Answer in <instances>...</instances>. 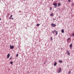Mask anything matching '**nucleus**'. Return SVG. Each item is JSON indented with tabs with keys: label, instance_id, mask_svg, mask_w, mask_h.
Masks as SVG:
<instances>
[{
	"label": "nucleus",
	"instance_id": "12",
	"mask_svg": "<svg viewBox=\"0 0 74 74\" xmlns=\"http://www.w3.org/2000/svg\"><path fill=\"white\" fill-rule=\"evenodd\" d=\"M40 25V24H37L36 26H37V27H38V26H39V25Z\"/></svg>",
	"mask_w": 74,
	"mask_h": 74
},
{
	"label": "nucleus",
	"instance_id": "33",
	"mask_svg": "<svg viewBox=\"0 0 74 74\" xmlns=\"http://www.w3.org/2000/svg\"><path fill=\"white\" fill-rule=\"evenodd\" d=\"M54 66H56V65H54Z\"/></svg>",
	"mask_w": 74,
	"mask_h": 74
},
{
	"label": "nucleus",
	"instance_id": "28",
	"mask_svg": "<svg viewBox=\"0 0 74 74\" xmlns=\"http://www.w3.org/2000/svg\"><path fill=\"white\" fill-rule=\"evenodd\" d=\"M11 19H12V20H14V18H12Z\"/></svg>",
	"mask_w": 74,
	"mask_h": 74
},
{
	"label": "nucleus",
	"instance_id": "27",
	"mask_svg": "<svg viewBox=\"0 0 74 74\" xmlns=\"http://www.w3.org/2000/svg\"><path fill=\"white\" fill-rule=\"evenodd\" d=\"M68 1L69 2H70L71 1H70V0H68Z\"/></svg>",
	"mask_w": 74,
	"mask_h": 74
},
{
	"label": "nucleus",
	"instance_id": "25",
	"mask_svg": "<svg viewBox=\"0 0 74 74\" xmlns=\"http://www.w3.org/2000/svg\"><path fill=\"white\" fill-rule=\"evenodd\" d=\"M70 38H68V39L67 40V41H69V40H70Z\"/></svg>",
	"mask_w": 74,
	"mask_h": 74
},
{
	"label": "nucleus",
	"instance_id": "7",
	"mask_svg": "<svg viewBox=\"0 0 74 74\" xmlns=\"http://www.w3.org/2000/svg\"><path fill=\"white\" fill-rule=\"evenodd\" d=\"M73 46V44H71L70 45L69 47H70V48H71V47Z\"/></svg>",
	"mask_w": 74,
	"mask_h": 74
},
{
	"label": "nucleus",
	"instance_id": "24",
	"mask_svg": "<svg viewBox=\"0 0 74 74\" xmlns=\"http://www.w3.org/2000/svg\"><path fill=\"white\" fill-rule=\"evenodd\" d=\"M51 40H53V39H52V37H51Z\"/></svg>",
	"mask_w": 74,
	"mask_h": 74
},
{
	"label": "nucleus",
	"instance_id": "1",
	"mask_svg": "<svg viewBox=\"0 0 74 74\" xmlns=\"http://www.w3.org/2000/svg\"><path fill=\"white\" fill-rule=\"evenodd\" d=\"M53 5H54L55 8H56V7H57V3H54L53 4Z\"/></svg>",
	"mask_w": 74,
	"mask_h": 74
},
{
	"label": "nucleus",
	"instance_id": "30",
	"mask_svg": "<svg viewBox=\"0 0 74 74\" xmlns=\"http://www.w3.org/2000/svg\"><path fill=\"white\" fill-rule=\"evenodd\" d=\"M53 21H55V18H53Z\"/></svg>",
	"mask_w": 74,
	"mask_h": 74
},
{
	"label": "nucleus",
	"instance_id": "32",
	"mask_svg": "<svg viewBox=\"0 0 74 74\" xmlns=\"http://www.w3.org/2000/svg\"><path fill=\"white\" fill-rule=\"evenodd\" d=\"M10 59H12V58H10Z\"/></svg>",
	"mask_w": 74,
	"mask_h": 74
},
{
	"label": "nucleus",
	"instance_id": "15",
	"mask_svg": "<svg viewBox=\"0 0 74 74\" xmlns=\"http://www.w3.org/2000/svg\"><path fill=\"white\" fill-rule=\"evenodd\" d=\"M51 16H53V13H51Z\"/></svg>",
	"mask_w": 74,
	"mask_h": 74
},
{
	"label": "nucleus",
	"instance_id": "14",
	"mask_svg": "<svg viewBox=\"0 0 74 74\" xmlns=\"http://www.w3.org/2000/svg\"><path fill=\"white\" fill-rule=\"evenodd\" d=\"M57 64V63L56 62H55L54 64V65H56Z\"/></svg>",
	"mask_w": 74,
	"mask_h": 74
},
{
	"label": "nucleus",
	"instance_id": "21",
	"mask_svg": "<svg viewBox=\"0 0 74 74\" xmlns=\"http://www.w3.org/2000/svg\"><path fill=\"white\" fill-rule=\"evenodd\" d=\"M52 8V7H51L50 10H51Z\"/></svg>",
	"mask_w": 74,
	"mask_h": 74
},
{
	"label": "nucleus",
	"instance_id": "3",
	"mask_svg": "<svg viewBox=\"0 0 74 74\" xmlns=\"http://www.w3.org/2000/svg\"><path fill=\"white\" fill-rule=\"evenodd\" d=\"M10 49H14V47L13 46H11V45H10Z\"/></svg>",
	"mask_w": 74,
	"mask_h": 74
},
{
	"label": "nucleus",
	"instance_id": "19",
	"mask_svg": "<svg viewBox=\"0 0 74 74\" xmlns=\"http://www.w3.org/2000/svg\"><path fill=\"white\" fill-rule=\"evenodd\" d=\"M18 54H17L16 55V57H18Z\"/></svg>",
	"mask_w": 74,
	"mask_h": 74
},
{
	"label": "nucleus",
	"instance_id": "2",
	"mask_svg": "<svg viewBox=\"0 0 74 74\" xmlns=\"http://www.w3.org/2000/svg\"><path fill=\"white\" fill-rule=\"evenodd\" d=\"M62 70V68L60 67L59 69V70L58 71V73H60V72H61V71Z\"/></svg>",
	"mask_w": 74,
	"mask_h": 74
},
{
	"label": "nucleus",
	"instance_id": "17",
	"mask_svg": "<svg viewBox=\"0 0 74 74\" xmlns=\"http://www.w3.org/2000/svg\"><path fill=\"white\" fill-rule=\"evenodd\" d=\"M9 15H10V14H8L7 15V17H8V16H9Z\"/></svg>",
	"mask_w": 74,
	"mask_h": 74
},
{
	"label": "nucleus",
	"instance_id": "16",
	"mask_svg": "<svg viewBox=\"0 0 74 74\" xmlns=\"http://www.w3.org/2000/svg\"><path fill=\"white\" fill-rule=\"evenodd\" d=\"M10 64H12V63H13V62H10Z\"/></svg>",
	"mask_w": 74,
	"mask_h": 74
},
{
	"label": "nucleus",
	"instance_id": "20",
	"mask_svg": "<svg viewBox=\"0 0 74 74\" xmlns=\"http://www.w3.org/2000/svg\"><path fill=\"white\" fill-rule=\"evenodd\" d=\"M12 15H11L10 16V18H12Z\"/></svg>",
	"mask_w": 74,
	"mask_h": 74
},
{
	"label": "nucleus",
	"instance_id": "10",
	"mask_svg": "<svg viewBox=\"0 0 74 74\" xmlns=\"http://www.w3.org/2000/svg\"><path fill=\"white\" fill-rule=\"evenodd\" d=\"M58 6H60L61 5V4L60 3H58Z\"/></svg>",
	"mask_w": 74,
	"mask_h": 74
},
{
	"label": "nucleus",
	"instance_id": "26",
	"mask_svg": "<svg viewBox=\"0 0 74 74\" xmlns=\"http://www.w3.org/2000/svg\"><path fill=\"white\" fill-rule=\"evenodd\" d=\"M11 18H12L10 17H9V19H11Z\"/></svg>",
	"mask_w": 74,
	"mask_h": 74
},
{
	"label": "nucleus",
	"instance_id": "8",
	"mask_svg": "<svg viewBox=\"0 0 74 74\" xmlns=\"http://www.w3.org/2000/svg\"><path fill=\"white\" fill-rule=\"evenodd\" d=\"M61 32L62 33H64V29H62L61 30Z\"/></svg>",
	"mask_w": 74,
	"mask_h": 74
},
{
	"label": "nucleus",
	"instance_id": "22",
	"mask_svg": "<svg viewBox=\"0 0 74 74\" xmlns=\"http://www.w3.org/2000/svg\"><path fill=\"white\" fill-rule=\"evenodd\" d=\"M57 31H56V30H55L54 31V33H56V32Z\"/></svg>",
	"mask_w": 74,
	"mask_h": 74
},
{
	"label": "nucleus",
	"instance_id": "18",
	"mask_svg": "<svg viewBox=\"0 0 74 74\" xmlns=\"http://www.w3.org/2000/svg\"><path fill=\"white\" fill-rule=\"evenodd\" d=\"M71 73V71H70L69 72L68 74H70Z\"/></svg>",
	"mask_w": 74,
	"mask_h": 74
},
{
	"label": "nucleus",
	"instance_id": "29",
	"mask_svg": "<svg viewBox=\"0 0 74 74\" xmlns=\"http://www.w3.org/2000/svg\"><path fill=\"white\" fill-rule=\"evenodd\" d=\"M72 5H74V3H73V4H72Z\"/></svg>",
	"mask_w": 74,
	"mask_h": 74
},
{
	"label": "nucleus",
	"instance_id": "31",
	"mask_svg": "<svg viewBox=\"0 0 74 74\" xmlns=\"http://www.w3.org/2000/svg\"><path fill=\"white\" fill-rule=\"evenodd\" d=\"M1 18H0V21H1Z\"/></svg>",
	"mask_w": 74,
	"mask_h": 74
},
{
	"label": "nucleus",
	"instance_id": "23",
	"mask_svg": "<svg viewBox=\"0 0 74 74\" xmlns=\"http://www.w3.org/2000/svg\"><path fill=\"white\" fill-rule=\"evenodd\" d=\"M52 33H53V34H54V32L53 31H52Z\"/></svg>",
	"mask_w": 74,
	"mask_h": 74
},
{
	"label": "nucleus",
	"instance_id": "13",
	"mask_svg": "<svg viewBox=\"0 0 74 74\" xmlns=\"http://www.w3.org/2000/svg\"><path fill=\"white\" fill-rule=\"evenodd\" d=\"M59 62H60V63H63V61L62 60H59Z\"/></svg>",
	"mask_w": 74,
	"mask_h": 74
},
{
	"label": "nucleus",
	"instance_id": "4",
	"mask_svg": "<svg viewBox=\"0 0 74 74\" xmlns=\"http://www.w3.org/2000/svg\"><path fill=\"white\" fill-rule=\"evenodd\" d=\"M51 26H52V27H55L56 26V24L53 23H52L51 24Z\"/></svg>",
	"mask_w": 74,
	"mask_h": 74
},
{
	"label": "nucleus",
	"instance_id": "6",
	"mask_svg": "<svg viewBox=\"0 0 74 74\" xmlns=\"http://www.w3.org/2000/svg\"><path fill=\"white\" fill-rule=\"evenodd\" d=\"M66 52H67V55H70V52H69V51H66Z\"/></svg>",
	"mask_w": 74,
	"mask_h": 74
},
{
	"label": "nucleus",
	"instance_id": "5",
	"mask_svg": "<svg viewBox=\"0 0 74 74\" xmlns=\"http://www.w3.org/2000/svg\"><path fill=\"white\" fill-rule=\"evenodd\" d=\"M10 53H8L7 55V57L8 59L9 58H10Z\"/></svg>",
	"mask_w": 74,
	"mask_h": 74
},
{
	"label": "nucleus",
	"instance_id": "9",
	"mask_svg": "<svg viewBox=\"0 0 74 74\" xmlns=\"http://www.w3.org/2000/svg\"><path fill=\"white\" fill-rule=\"evenodd\" d=\"M58 33V31H56V35H57Z\"/></svg>",
	"mask_w": 74,
	"mask_h": 74
},
{
	"label": "nucleus",
	"instance_id": "11",
	"mask_svg": "<svg viewBox=\"0 0 74 74\" xmlns=\"http://www.w3.org/2000/svg\"><path fill=\"white\" fill-rule=\"evenodd\" d=\"M71 37H72V36H74V33H73V34H72L71 36Z\"/></svg>",
	"mask_w": 74,
	"mask_h": 74
}]
</instances>
